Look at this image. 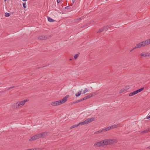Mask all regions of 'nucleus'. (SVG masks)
Here are the masks:
<instances>
[{
    "label": "nucleus",
    "mask_w": 150,
    "mask_h": 150,
    "mask_svg": "<svg viewBox=\"0 0 150 150\" xmlns=\"http://www.w3.org/2000/svg\"><path fill=\"white\" fill-rule=\"evenodd\" d=\"M104 31V29L102 28H101L99 30L97 31V33H100L101 32H102Z\"/></svg>",
    "instance_id": "obj_19"
},
{
    "label": "nucleus",
    "mask_w": 150,
    "mask_h": 150,
    "mask_svg": "<svg viewBox=\"0 0 150 150\" xmlns=\"http://www.w3.org/2000/svg\"><path fill=\"white\" fill-rule=\"evenodd\" d=\"M105 146L104 140H102L100 142H97L95 143L94 146L97 147H100V146Z\"/></svg>",
    "instance_id": "obj_5"
},
{
    "label": "nucleus",
    "mask_w": 150,
    "mask_h": 150,
    "mask_svg": "<svg viewBox=\"0 0 150 150\" xmlns=\"http://www.w3.org/2000/svg\"><path fill=\"white\" fill-rule=\"evenodd\" d=\"M144 88H143V87L142 88L139 89H138V90H136V91H135L132 92L130 93H129V96H133L138 93H139L141 91H142V90H144Z\"/></svg>",
    "instance_id": "obj_4"
},
{
    "label": "nucleus",
    "mask_w": 150,
    "mask_h": 150,
    "mask_svg": "<svg viewBox=\"0 0 150 150\" xmlns=\"http://www.w3.org/2000/svg\"><path fill=\"white\" fill-rule=\"evenodd\" d=\"M29 101V99H26L24 100L21 101L17 102L18 103L19 105V107H22L25 103Z\"/></svg>",
    "instance_id": "obj_6"
},
{
    "label": "nucleus",
    "mask_w": 150,
    "mask_h": 150,
    "mask_svg": "<svg viewBox=\"0 0 150 150\" xmlns=\"http://www.w3.org/2000/svg\"><path fill=\"white\" fill-rule=\"evenodd\" d=\"M51 37L50 36H40L38 37V39L44 40L48 39Z\"/></svg>",
    "instance_id": "obj_9"
},
{
    "label": "nucleus",
    "mask_w": 150,
    "mask_h": 150,
    "mask_svg": "<svg viewBox=\"0 0 150 150\" xmlns=\"http://www.w3.org/2000/svg\"><path fill=\"white\" fill-rule=\"evenodd\" d=\"M39 134H36L31 137L29 139L30 141H33L40 138Z\"/></svg>",
    "instance_id": "obj_7"
},
{
    "label": "nucleus",
    "mask_w": 150,
    "mask_h": 150,
    "mask_svg": "<svg viewBox=\"0 0 150 150\" xmlns=\"http://www.w3.org/2000/svg\"><path fill=\"white\" fill-rule=\"evenodd\" d=\"M130 88V87L129 86H125L124 88V89L125 91H127Z\"/></svg>",
    "instance_id": "obj_17"
},
{
    "label": "nucleus",
    "mask_w": 150,
    "mask_h": 150,
    "mask_svg": "<svg viewBox=\"0 0 150 150\" xmlns=\"http://www.w3.org/2000/svg\"><path fill=\"white\" fill-rule=\"evenodd\" d=\"M10 15V14L8 13H5V16L6 17H8Z\"/></svg>",
    "instance_id": "obj_22"
},
{
    "label": "nucleus",
    "mask_w": 150,
    "mask_h": 150,
    "mask_svg": "<svg viewBox=\"0 0 150 150\" xmlns=\"http://www.w3.org/2000/svg\"><path fill=\"white\" fill-rule=\"evenodd\" d=\"M149 44H150V38L149 39H147L144 41L140 42L138 44H137L134 47L132 50H130V52H132V51L136 49L143 47Z\"/></svg>",
    "instance_id": "obj_1"
},
{
    "label": "nucleus",
    "mask_w": 150,
    "mask_h": 150,
    "mask_svg": "<svg viewBox=\"0 0 150 150\" xmlns=\"http://www.w3.org/2000/svg\"><path fill=\"white\" fill-rule=\"evenodd\" d=\"M81 101H82L81 99H80V100H77V101H75V102H73L72 103V104H74L77 103H79V102H81Z\"/></svg>",
    "instance_id": "obj_23"
},
{
    "label": "nucleus",
    "mask_w": 150,
    "mask_h": 150,
    "mask_svg": "<svg viewBox=\"0 0 150 150\" xmlns=\"http://www.w3.org/2000/svg\"><path fill=\"white\" fill-rule=\"evenodd\" d=\"M75 1V0H72V3L74 4Z\"/></svg>",
    "instance_id": "obj_37"
},
{
    "label": "nucleus",
    "mask_w": 150,
    "mask_h": 150,
    "mask_svg": "<svg viewBox=\"0 0 150 150\" xmlns=\"http://www.w3.org/2000/svg\"><path fill=\"white\" fill-rule=\"evenodd\" d=\"M146 118L147 119H149L150 118V115L149 116H147L146 117Z\"/></svg>",
    "instance_id": "obj_36"
},
{
    "label": "nucleus",
    "mask_w": 150,
    "mask_h": 150,
    "mask_svg": "<svg viewBox=\"0 0 150 150\" xmlns=\"http://www.w3.org/2000/svg\"><path fill=\"white\" fill-rule=\"evenodd\" d=\"M88 91V90L87 88H85V90L83 91V94H84L86 93V92H87Z\"/></svg>",
    "instance_id": "obj_24"
},
{
    "label": "nucleus",
    "mask_w": 150,
    "mask_h": 150,
    "mask_svg": "<svg viewBox=\"0 0 150 150\" xmlns=\"http://www.w3.org/2000/svg\"><path fill=\"white\" fill-rule=\"evenodd\" d=\"M62 0H57V1L58 3H59L61 2L62 1Z\"/></svg>",
    "instance_id": "obj_35"
},
{
    "label": "nucleus",
    "mask_w": 150,
    "mask_h": 150,
    "mask_svg": "<svg viewBox=\"0 0 150 150\" xmlns=\"http://www.w3.org/2000/svg\"><path fill=\"white\" fill-rule=\"evenodd\" d=\"M109 26H104L103 27V28L104 29V30H108V28Z\"/></svg>",
    "instance_id": "obj_21"
},
{
    "label": "nucleus",
    "mask_w": 150,
    "mask_h": 150,
    "mask_svg": "<svg viewBox=\"0 0 150 150\" xmlns=\"http://www.w3.org/2000/svg\"><path fill=\"white\" fill-rule=\"evenodd\" d=\"M47 20H48V21L49 22H53L54 21V20H53V19H52V18H50V17H48L47 18Z\"/></svg>",
    "instance_id": "obj_18"
},
{
    "label": "nucleus",
    "mask_w": 150,
    "mask_h": 150,
    "mask_svg": "<svg viewBox=\"0 0 150 150\" xmlns=\"http://www.w3.org/2000/svg\"><path fill=\"white\" fill-rule=\"evenodd\" d=\"M120 126V124H115L113 125L110 126L111 127V129H113L114 128H117Z\"/></svg>",
    "instance_id": "obj_15"
},
{
    "label": "nucleus",
    "mask_w": 150,
    "mask_h": 150,
    "mask_svg": "<svg viewBox=\"0 0 150 150\" xmlns=\"http://www.w3.org/2000/svg\"><path fill=\"white\" fill-rule=\"evenodd\" d=\"M81 91L79 92L78 93H76L75 94V96L76 97H78L80 96L81 94Z\"/></svg>",
    "instance_id": "obj_20"
},
{
    "label": "nucleus",
    "mask_w": 150,
    "mask_h": 150,
    "mask_svg": "<svg viewBox=\"0 0 150 150\" xmlns=\"http://www.w3.org/2000/svg\"><path fill=\"white\" fill-rule=\"evenodd\" d=\"M69 97V95H67L66 96L64 97L63 98L60 100H59L61 101V104H62L63 103H65L67 101V98H68V97Z\"/></svg>",
    "instance_id": "obj_12"
},
{
    "label": "nucleus",
    "mask_w": 150,
    "mask_h": 150,
    "mask_svg": "<svg viewBox=\"0 0 150 150\" xmlns=\"http://www.w3.org/2000/svg\"><path fill=\"white\" fill-rule=\"evenodd\" d=\"M65 8L66 9H69L70 7H69V6H67Z\"/></svg>",
    "instance_id": "obj_34"
},
{
    "label": "nucleus",
    "mask_w": 150,
    "mask_h": 150,
    "mask_svg": "<svg viewBox=\"0 0 150 150\" xmlns=\"http://www.w3.org/2000/svg\"><path fill=\"white\" fill-rule=\"evenodd\" d=\"M95 118L94 117H91L90 119L86 120L84 121L81 122L78 124L74 125L71 126L70 128L71 129L76 127L80 125H84L88 124L95 120Z\"/></svg>",
    "instance_id": "obj_2"
},
{
    "label": "nucleus",
    "mask_w": 150,
    "mask_h": 150,
    "mask_svg": "<svg viewBox=\"0 0 150 150\" xmlns=\"http://www.w3.org/2000/svg\"><path fill=\"white\" fill-rule=\"evenodd\" d=\"M96 94L95 92H93V93H90L88 96L85 97L81 99V101H83L86 99H87L88 98L91 97L93 96L96 95Z\"/></svg>",
    "instance_id": "obj_8"
},
{
    "label": "nucleus",
    "mask_w": 150,
    "mask_h": 150,
    "mask_svg": "<svg viewBox=\"0 0 150 150\" xmlns=\"http://www.w3.org/2000/svg\"><path fill=\"white\" fill-rule=\"evenodd\" d=\"M32 150H42V149H39V148H34L33 149H31Z\"/></svg>",
    "instance_id": "obj_28"
},
{
    "label": "nucleus",
    "mask_w": 150,
    "mask_h": 150,
    "mask_svg": "<svg viewBox=\"0 0 150 150\" xmlns=\"http://www.w3.org/2000/svg\"><path fill=\"white\" fill-rule=\"evenodd\" d=\"M106 132V130H105V129H102V130H101L100 132Z\"/></svg>",
    "instance_id": "obj_30"
},
{
    "label": "nucleus",
    "mask_w": 150,
    "mask_h": 150,
    "mask_svg": "<svg viewBox=\"0 0 150 150\" xmlns=\"http://www.w3.org/2000/svg\"><path fill=\"white\" fill-rule=\"evenodd\" d=\"M87 25H83V26H82L81 27V28H83V27H85V26Z\"/></svg>",
    "instance_id": "obj_38"
},
{
    "label": "nucleus",
    "mask_w": 150,
    "mask_h": 150,
    "mask_svg": "<svg viewBox=\"0 0 150 150\" xmlns=\"http://www.w3.org/2000/svg\"><path fill=\"white\" fill-rule=\"evenodd\" d=\"M27 150H32L31 149H27Z\"/></svg>",
    "instance_id": "obj_40"
},
{
    "label": "nucleus",
    "mask_w": 150,
    "mask_h": 150,
    "mask_svg": "<svg viewBox=\"0 0 150 150\" xmlns=\"http://www.w3.org/2000/svg\"><path fill=\"white\" fill-rule=\"evenodd\" d=\"M111 127H110V126H109V127H107V128H106L105 129V130H106V131H107L110 130V129H111Z\"/></svg>",
    "instance_id": "obj_25"
},
{
    "label": "nucleus",
    "mask_w": 150,
    "mask_h": 150,
    "mask_svg": "<svg viewBox=\"0 0 150 150\" xmlns=\"http://www.w3.org/2000/svg\"><path fill=\"white\" fill-rule=\"evenodd\" d=\"M82 18H78V19H77L75 20V21H76V20H82Z\"/></svg>",
    "instance_id": "obj_33"
},
{
    "label": "nucleus",
    "mask_w": 150,
    "mask_h": 150,
    "mask_svg": "<svg viewBox=\"0 0 150 150\" xmlns=\"http://www.w3.org/2000/svg\"><path fill=\"white\" fill-rule=\"evenodd\" d=\"M19 106V104H18V102H17V103H14L13 105H12V108L14 109H16L20 107Z\"/></svg>",
    "instance_id": "obj_13"
},
{
    "label": "nucleus",
    "mask_w": 150,
    "mask_h": 150,
    "mask_svg": "<svg viewBox=\"0 0 150 150\" xmlns=\"http://www.w3.org/2000/svg\"><path fill=\"white\" fill-rule=\"evenodd\" d=\"M100 132V130H99V131H98L97 132H96L95 133V134H98V133H101V132Z\"/></svg>",
    "instance_id": "obj_31"
},
{
    "label": "nucleus",
    "mask_w": 150,
    "mask_h": 150,
    "mask_svg": "<svg viewBox=\"0 0 150 150\" xmlns=\"http://www.w3.org/2000/svg\"><path fill=\"white\" fill-rule=\"evenodd\" d=\"M26 3H24L23 4V6L24 8H26Z\"/></svg>",
    "instance_id": "obj_32"
},
{
    "label": "nucleus",
    "mask_w": 150,
    "mask_h": 150,
    "mask_svg": "<svg viewBox=\"0 0 150 150\" xmlns=\"http://www.w3.org/2000/svg\"><path fill=\"white\" fill-rule=\"evenodd\" d=\"M150 131V128H148L146 130H144L142 131L141 133H147L149 132Z\"/></svg>",
    "instance_id": "obj_16"
},
{
    "label": "nucleus",
    "mask_w": 150,
    "mask_h": 150,
    "mask_svg": "<svg viewBox=\"0 0 150 150\" xmlns=\"http://www.w3.org/2000/svg\"><path fill=\"white\" fill-rule=\"evenodd\" d=\"M79 55L78 54H76L74 56V58L75 59H76L78 57Z\"/></svg>",
    "instance_id": "obj_27"
},
{
    "label": "nucleus",
    "mask_w": 150,
    "mask_h": 150,
    "mask_svg": "<svg viewBox=\"0 0 150 150\" xmlns=\"http://www.w3.org/2000/svg\"><path fill=\"white\" fill-rule=\"evenodd\" d=\"M125 91L124 90V88L122 89L120 91L119 93H123Z\"/></svg>",
    "instance_id": "obj_26"
},
{
    "label": "nucleus",
    "mask_w": 150,
    "mask_h": 150,
    "mask_svg": "<svg viewBox=\"0 0 150 150\" xmlns=\"http://www.w3.org/2000/svg\"><path fill=\"white\" fill-rule=\"evenodd\" d=\"M61 104V102L60 101L58 100V101L53 102L51 103V105L52 106H57Z\"/></svg>",
    "instance_id": "obj_10"
},
{
    "label": "nucleus",
    "mask_w": 150,
    "mask_h": 150,
    "mask_svg": "<svg viewBox=\"0 0 150 150\" xmlns=\"http://www.w3.org/2000/svg\"><path fill=\"white\" fill-rule=\"evenodd\" d=\"M141 56V57H149L150 56V53L149 52H142L140 54Z\"/></svg>",
    "instance_id": "obj_11"
},
{
    "label": "nucleus",
    "mask_w": 150,
    "mask_h": 150,
    "mask_svg": "<svg viewBox=\"0 0 150 150\" xmlns=\"http://www.w3.org/2000/svg\"><path fill=\"white\" fill-rule=\"evenodd\" d=\"M148 149H150V146H149V147H148Z\"/></svg>",
    "instance_id": "obj_39"
},
{
    "label": "nucleus",
    "mask_w": 150,
    "mask_h": 150,
    "mask_svg": "<svg viewBox=\"0 0 150 150\" xmlns=\"http://www.w3.org/2000/svg\"><path fill=\"white\" fill-rule=\"evenodd\" d=\"M47 132H42L39 134L40 138L42 137H44L47 135Z\"/></svg>",
    "instance_id": "obj_14"
},
{
    "label": "nucleus",
    "mask_w": 150,
    "mask_h": 150,
    "mask_svg": "<svg viewBox=\"0 0 150 150\" xmlns=\"http://www.w3.org/2000/svg\"><path fill=\"white\" fill-rule=\"evenodd\" d=\"M15 86H12V87H9L7 89V90H8L11 89H12V88H15Z\"/></svg>",
    "instance_id": "obj_29"
},
{
    "label": "nucleus",
    "mask_w": 150,
    "mask_h": 150,
    "mask_svg": "<svg viewBox=\"0 0 150 150\" xmlns=\"http://www.w3.org/2000/svg\"><path fill=\"white\" fill-rule=\"evenodd\" d=\"M105 146L108 145L112 144L115 143H117V141L114 139H105L104 140Z\"/></svg>",
    "instance_id": "obj_3"
}]
</instances>
